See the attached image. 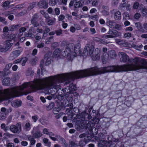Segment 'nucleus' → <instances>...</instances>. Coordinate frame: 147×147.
Segmentation results:
<instances>
[{
	"label": "nucleus",
	"mask_w": 147,
	"mask_h": 147,
	"mask_svg": "<svg viewBox=\"0 0 147 147\" xmlns=\"http://www.w3.org/2000/svg\"><path fill=\"white\" fill-rule=\"evenodd\" d=\"M70 147H76L77 145L75 144L74 142H71L69 145Z\"/></svg>",
	"instance_id": "nucleus-64"
},
{
	"label": "nucleus",
	"mask_w": 147,
	"mask_h": 147,
	"mask_svg": "<svg viewBox=\"0 0 147 147\" xmlns=\"http://www.w3.org/2000/svg\"><path fill=\"white\" fill-rule=\"evenodd\" d=\"M56 19L55 18H53V19L47 21L48 24L49 25H53L55 22Z\"/></svg>",
	"instance_id": "nucleus-32"
},
{
	"label": "nucleus",
	"mask_w": 147,
	"mask_h": 147,
	"mask_svg": "<svg viewBox=\"0 0 147 147\" xmlns=\"http://www.w3.org/2000/svg\"><path fill=\"white\" fill-rule=\"evenodd\" d=\"M65 18V16L62 15H60L58 17V20L59 21H61Z\"/></svg>",
	"instance_id": "nucleus-51"
},
{
	"label": "nucleus",
	"mask_w": 147,
	"mask_h": 147,
	"mask_svg": "<svg viewBox=\"0 0 147 147\" xmlns=\"http://www.w3.org/2000/svg\"><path fill=\"white\" fill-rule=\"evenodd\" d=\"M135 25L137 29L141 31L142 32H146L142 28V25L140 22H138L135 23Z\"/></svg>",
	"instance_id": "nucleus-24"
},
{
	"label": "nucleus",
	"mask_w": 147,
	"mask_h": 147,
	"mask_svg": "<svg viewBox=\"0 0 147 147\" xmlns=\"http://www.w3.org/2000/svg\"><path fill=\"white\" fill-rule=\"evenodd\" d=\"M40 13L43 15L44 17L47 20L50 18V17L48 14L45 11L43 10H41Z\"/></svg>",
	"instance_id": "nucleus-28"
},
{
	"label": "nucleus",
	"mask_w": 147,
	"mask_h": 147,
	"mask_svg": "<svg viewBox=\"0 0 147 147\" xmlns=\"http://www.w3.org/2000/svg\"><path fill=\"white\" fill-rule=\"evenodd\" d=\"M29 87L33 90V81L29 82H25L20 87L15 86L11 89L0 90V101L23 94L27 95L29 93V92L23 93L20 91Z\"/></svg>",
	"instance_id": "nucleus-2"
},
{
	"label": "nucleus",
	"mask_w": 147,
	"mask_h": 147,
	"mask_svg": "<svg viewBox=\"0 0 147 147\" xmlns=\"http://www.w3.org/2000/svg\"><path fill=\"white\" fill-rule=\"evenodd\" d=\"M114 28L120 30L121 29V26L120 25L116 24Z\"/></svg>",
	"instance_id": "nucleus-48"
},
{
	"label": "nucleus",
	"mask_w": 147,
	"mask_h": 147,
	"mask_svg": "<svg viewBox=\"0 0 147 147\" xmlns=\"http://www.w3.org/2000/svg\"><path fill=\"white\" fill-rule=\"evenodd\" d=\"M1 127L2 129L5 131H7L8 129V128L6 127L5 124L4 123H3L1 125Z\"/></svg>",
	"instance_id": "nucleus-49"
},
{
	"label": "nucleus",
	"mask_w": 147,
	"mask_h": 147,
	"mask_svg": "<svg viewBox=\"0 0 147 147\" xmlns=\"http://www.w3.org/2000/svg\"><path fill=\"white\" fill-rule=\"evenodd\" d=\"M28 3L27 2H24L23 3L19 4L18 5H16L15 7H13L12 8L13 10H12L11 12H9V11H8V13L6 12H5V15H7L13 13V10H16L19 8L26 7L28 5Z\"/></svg>",
	"instance_id": "nucleus-9"
},
{
	"label": "nucleus",
	"mask_w": 147,
	"mask_h": 147,
	"mask_svg": "<svg viewBox=\"0 0 147 147\" xmlns=\"http://www.w3.org/2000/svg\"><path fill=\"white\" fill-rule=\"evenodd\" d=\"M141 16L140 14L139 13H136L134 16V18L136 19H138L140 18Z\"/></svg>",
	"instance_id": "nucleus-54"
},
{
	"label": "nucleus",
	"mask_w": 147,
	"mask_h": 147,
	"mask_svg": "<svg viewBox=\"0 0 147 147\" xmlns=\"http://www.w3.org/2000/svg\"><path fill=\"white\" fill-rule=\"evenodd\" d=\"M27 60V59L26 58H23L21 59V62L22 63V66H24L25 63Z\"/></svg>",
	"instance_id": "nucleus-42"
},
{
	"label": "nucleus",
	"mask_w": 147,
	"mask_h": 147,
	"mask_svg": "<svg viewBox=\"0 0 147 147\" xmlns=\"http://www.w3.org/2000/svg\"><path fill=\"white\" fill-rule=\"evenodd\" d=\"M62 30L60 29L56 31V33L57 35H59L62 33Z\"/></svg>",
	"instance_id": "nucleus-63"
},
{
	"label": "nucleus",
	"mask_w": 147,
	"mask_h": 147,
	"mask_svg": "<svg viewBox=\"0 0 147 147\" xmlns=\"http://www.w3.org/2000/svg\"><path fill=\"white\" fill-rule=\"evenodd\" d=\"M50 31V30L48 28H46L45 30V32L43 34V37L42 38H45L44 36L46 35V33L49 32Z\"/></svg>",
	"instance_id": "nucleus-55"
},
{
	"label": "nucleus",
	"mask_w": 147,
	"mask_h": 147,
	"mask_svg": "<svg viewBox=\"0 0 147 147\" xmlns=\"http://www.w3.org/2000/svg\"><path fill=\"white\" fill-rule=\"evenodd\" d=\"M108 53L109 57L111 58H114L116 56V53L114 50H111L108 51Z\"/></svg>",
	"instance_id": "nucleus-21"
},
{
	"label": "nucleus",
	"mask_w": 147,
	"mask_h": 147,
	"mask_svg": "<svg viewBox=\"0 0 147 147\" xmlns=\"http://www.w3.org/2000/svg\"><path fill=\"white\" fill-rule=\"evenodd\" d=\"M116 42L119 45H123L125 43V41L123 40L117 39L116 40Z\"/></svg>",
	"instance_id": "nucleus-39"
},
{
	"label": "nucleus",
	"mask_w": 147,
	"mask_h": 147,
	"mask_svg": "<svg viewBox=\"0 0 147 147\" xmlns=\"http://www.w3.org/2000/svg\"><path fill=\"white\" fill-rule=\"evenodd\" d=\"M38 60V58L36 57H35L34 59H32L31 62V64L32 65L35 64V63H36Z\"/></svg>",
	"instance_id": "nucleus-53"
},
{
	"label": "nucleus",
	"mask_w": 147,
	"mask_h": 147,
	"mask_svg": "<svg viewBox=\"0 0 147 147\" xmlns=\"http://www.w3.org/2000/svg\"><path fill=\"white\" fill-rule=\"evenodd\" d=\"M22 51L16 50L10 54L9 57V59L10 60H12L20 55Z\"/></svg>",
	"instance_id": "nucleus-12"
},
{
	"label": "nucleus",
	"mask_w": 147,
	"mask_h": 147,
	"mask_svg": "<svg viewBox=\"0 0 147 147\" xmlns=\"http://www.w3.org/2000/svg\"><path fill=\"white\" fill-rule=\"evenodd\" d=\"M43 133L49 136L50 138L54 141L57 140H58V137H60V136H55V137H54L55 136L53 133L52 132H49L48 131V129L46 128H45L43 130Z\"/></svg>",
	"instance_id": "nucleus-7"
},
{
	"label": "nucleus",
	"mask_w": 147,
	"mask_h": 147,
	"mask_svg": "<svg viewBox=\"0 0 147 147\" xmlns=\"http://www.w3.org/2000/svg\"><path fill=\"white\" fill-rule=\"evenodd\" d=\"M18 26V25H16L15 26L13 25L10 26V30L11 31H13L15 30L17 28Z\"/></svg>",
	"instance_id": "nucleus-44"
},
{
	"label": "nucleus",
	"mask_w": 147,
	"mask_h": 147,
	"mask_svg": "<svg viewBox=\"0 0 147 147\" xmlns=\"http://www.w3.org/2000/svg\"><path fill=\"white\" fill-rule=\"evenodd\" d=\"M119 56L120 57V61L124 63H126L127 61L129 62L132 61V58H129V56L125 53L120 52L118 53Z\"/></svg>",
	"instance_id": "nucleus-6"
},
{
	"label": "nucleus",
	"mask_w": 147,
	"mask_h": 147,
	"mask_svg": "<svg viewBox=\"0 0 147 147\" xmlns=\"http://www.w3.org/2000/svg\"><path fill=\"white\" fill-rule=\"evenodd\" d=\"M38 17V16L37 14H34L32 17V18L31 20V22L34 26L36 27L39 24L37 22V19Z\"/></svg>",
	"instance_id": "nucleus-16"
},
{
	"label": "nucleus",
	"mask_w": 147,
	"mask_h": 147,
	"mask_svg": "<svg viewBox=\"0 0 147 147\" xmlns=\"http://www.w3.org/2000/svg\"><path fill=\"white\" fill-rule=\"evenodd\" d=\"M12 64L11 63H9L8 65H7L5 66V69L7 70H9L10 68H11L12 66Z\"/></svg>",
	"instance_id": "nucleus-60"
},
{
	"label": "nucleus",
	"mask_w": 147,
	"mask_h": 147,
	"mask_svg": "<svg viewBox=\"0 0 147 147\" xmlns=\"http://www.w3.org/2000/svg\"><path fill=\"white\" fill-rule=\"evenodd\" d=\"M10 79L9 78L7 77L5 78L2 81V83L3 85L7 86L10 84Z\"/></svg>",
	"instance_id": "nucleus-25"
},
{
	"label": "nucleus",
	"mask_w": 147,
	"mask_h": 147,
	"mask_svg": "<svg viewBox=\"0 0 147 147\" xmlns=\"http://www.w3.org/2000/svg\"><path fill=\"white\" fill-rule=\"evenodd\" d=\"M61 50L59 49H56L54 52L53 54V57L56 59L60 58Z\"/></svg>",
	"instance_id": "nucleus-15"
},
{
	"label": "nucleus",
	"mask_w": 147,
	"mask_h": 147,
	"mask_svg": "<svg viewBox=\"0 0 147 147\" xmlns=\"http://www.w3.org/2000/svg\"><path fill=\"white\" fill-rule=\"evenodd\" d=\"M121 14L120 12L117 11L114 14V18L115 20H119L121 19Z\"/></svg>",
	"instance_id": "nucleus-22"
},
{
	"label": "nucleus",
	"mask_w": 147,
	"mask_h": 147,
	"mask_svg": "<svg viewBox=\"0 0 147 147\" xmlns=\"http://www.w3.org/2000/svg\"><path fill=\"white\" fill-rule=\"evenodd\" d=\"M143 47L142 45H133V47L136 49L139 50L140 49L142 48Z\"/></svg>",
	"instance_id": "nucleus-45"
},
{
	"label": "nucleus",
	"mask_w": 147,
	"mask_h": 147,
	"mask_svg": "<svg viewBox=\"0 0 147 147\" xmlns=\"http://www.w3.org/2000/svg\"><path fill=\"white\" fill-rule=\"evenodd\" d=\"M98 147H107V143L106 142L105 140H101L100 142L98 143Z\"/></svg>",
	"instance_id": "nucleus-23"
},
{
	"label": "nucleus",
	"mask_w": 147,
	"mask_h": 147,
	"mask_svg": "<svg viewBox=\"0 0 147 147\" xmlns=\"http://www.w3.org/2000/svg\"><path fill=\"white\" fill-rule=\"evenodd\" d=\"M100 52L99 49L98 48L95 49L94 51V56L92 58V60H98L100 58Z\"/></svg>",
	"instance_id": "nucleus-14"
},
{
	"label": "nucleus",
	"mask_w": 147,
	"mask_h": 147,
	"mask_svg": "<svg viewBox=\"0 0 147 147\" xmlns=\"http://www.w3.org/2000/svg\"><path fill=\"white\" fill-rule=\"evenodd\" d=\"M11 3V1H6L2 5V6L3 7H6Z\"/></svg>",
	"instance_id": "nucleus-38"
},
{
	"label": "nucleus",
	"mask_w": 147,
	"mask_h": 147,
	"mask_svg": "<svg viewBox=\"0 0 147 147\" xmlns=\"http://www.w3.org/2000/svg\"><path fill=\"white\" fill-rule=\"evenodd\" d=\"M47 11L50 14L55 15L54 12H53V10L52 9L51 7H49Z\"/></svg>",
	"instance_id": "nucleus-52"
},
{
	"label": "nucleus",
	"mask_w": 147,
	"mask_h": 147,
	"mask_svg": "<svg viewBox=\"0 0 147 147\" xmlns=\"http://www.w3.org/2000/svg\"><path fill=\"white\" fill-rule=\"evenodd\" d=\"M142 15L143 16L146 17L147 16V9H143L142 11Z\"/></svg>",
	"instance_id": "nucleus-41"
},
{
	"label": "nucleus",
	"mask_w": 147,
	"mask_h": 147,
	"mask_svg": "<svg viewBox=\"0 0 147 147\" xmlns=\"http://www.w3.org/2000/svg\"><path fill=\"white\" fill-rule=\"evenodd\" d=\"M57 3V0H50L49 4L51 6H54Z\"/></svg>",
	"instance_id": "nucleus-34"
},
{
	"label": "nucleus",
	"mask_w": 147,
	"mask_h": 147,
	"mask_svg": "<svg viewBox=\"0 0 147 147\" xmlns=\"http://www.w3.org/2000/svg\"><path fill=\"white\" fill-rule=\"evenodd\" d=\"M38 6L40 8L46 9L48 7V2L44 0L40 1L38 3Z\"/></svg>",
	"instance_id": "nucleus-13"
},
{
	"label": "nucleus",
	"mask_w": 147,
	"mask_h": 147,
	"mask_svg": "<svg viewBox=\"0 0 147 147\" xmlns=\"http://www.w3.org/2000/svg\"><path fill=\"white\" fill-rule=\"evenodd\" d=\"M90 2V0H79V1L76 2L75 3L74 6L75 8H79L84 4L88 3Z\"/></svg>",
	"instance_id": "nucleus-11"
},
{
	"label": "nucleus",
	"mask_w": 147,
	"mask_h": 147,
	"mask_svg": "<svg viewBox=\"0 0 147 147\" xmlns=\"http://www.w3.org/2000/svg\"><path fill=\"white\" fill-rule=\"evenodd\" d=\"M22 104V102L19 100L13 101L11 102V105L12 106L14 107H18L20 106Z\"/></svg>",
	"instance_id": "nucleus-19"
},
{
	"label": "nucleus",
	"mask_w": 147,
	"mask_h": 147,
	"mask_svg": "<svg viewBox=\"0 0 147 147\" xmlns=\"http://www.w3.org/2000/svg\"><path fill=\"white\" fill-rule=\"evenodd\" d=\"M44 143L45 144V146L50 147L51 146V143L49 142V140L47 138H44L43 139Z\"/></svg>",
	"instance_id": "nucleus-26"
},
{
	"label": "nucleus",
	"mask_w": 147,
	"mask_h": 147,
	"mask_svg": "<svg viewBox=\"0 0 147 147\" xmlns=\"http://www.w3.org/2000/svg\"><path fill=\"white\" fill-rule=\"evenodd\" d=\"M72 50V48H67L63 49L62 56L68 59L71 60L77 55L82 56L84 57L87 55L91 56L92 54V48L89 44L86 45L83 53H81L80 45L79 44H78L74 47V52L71 51Z\"/></svg>",
	"instance_id": "nucleus-3"
},
{
	"label": "nucleus",
	"mask_w": 147,
	"mask_h": 147,
	"mask_svg": "<svg viewBox=\"0 0 147 147\" xmlns=\"http://www.w3.org/2000/svg\"><path fill=\"white\" fill-rule=\"evenodd\" d=\"M119 0H113L112 4L114 5H116L118 4L119 2Z\"/></svg>",
	"instance_id": "nucleus-58"
},
{
	"label": "nucleus",
	"mask_w": 147,
	"mask_h": 147,
	"mask_svg": "<svg viewBox=\"0 0 147 147\" xmlns=\"http://www.w3.org/2000/svg\"><path fill=\"white\" fill-rule=\"evenodd\" d=\"M109 35H104L102 37L105 38H113L116 37H120L121 36V33L115 30L110 29L107 33Z\"/></svg>",
	"instance_id": "nucleus-5"
},
{
	"label": "nucleus",
	"mask_w": 147,
	"mask_h": 147,
	"mask_svg": "<svg viewBox=\"0 0 147 147\" xmlns=\"http://www.w3.org/2000/svg\"><path fill=\"white\" fill-rule=\"evenodd\" d=\"M44 43L43 42H42L40 44H39L37 45V47L39 48H42L44 46Z\"/></svg>",
	"instance_id": "nucleus-62"
},
{
	"label": "nucleus",
	"mask_w": 147,
	"mask_h": 147,
	"mask_svg": "<svg viewBox=\"0 0 147 147\" xmlns=\"http://www.w3.org/2000/svg\"><path fill=\"white\" fill-rule=\"evenodd\" d=\"M26 30V28L24 27H22L19 30V32L20 33L23 32L25 31Z\"/></svg>",
	"instance_id": "nucleus-57"
},
{
	"label": "nucleus",
	"mask_w": 147,
	"mask_h": 147,
	"mask_svg": "<svg viewBox=\"0 0 147 147\" xmlns=\"http://www.w3.org/2000/svg\"><path fill=\"white\" fill-rule=\"evenodd\" d=\"M21 36V34H11L8 36V38L9 40L6 41L4 42V48L6 52L13 45V43L10 42V40H13L14 41H17L20 37Z\"/></svg>",
	"instance_id": "nucleus-4"
},
{
	"label": "nucleus",
	"mask_w": 147,
	"mask_h": 147,
	"mask_svg": "<svg viewBox=\"0 0 147 147\" xmlns=\"http://www.w3.org/2000/svg\"><path fill=\"white\" fill-rule=\"evenodd\" d=\"M61 109L59 107L54 108L53 110V113L55 114H57L58 113Z\"/></svg>",
	"instance_id": "nucleus-40"
},
{
	"label": "nucleus",
	"mask_w": 147,
	"mask_h": 147,
	"mask_svg": "<svg viewBox=\"0 0 147 147\" xmlns=\"http://www.w3.org/2000/svg\"><path fill=\"white\" fill-rule=\"evenodd\" d=\"M34 136H30L28 137V140L30 141V144L31 145L34 144L36 142V140L34 139Z\"/></svg>",
	"instance_id": "nucleus-31"
},
{
	"label": "nucleus",
	"mask_w": 147,
	"mask_h": 147,
	"mask_svg": "<svg viewBox=\"0 0 147 147\" xmlns=\"http://www.w3.org/2000/svg\"><path fill=\"white\" fill-rule=\"evenodd\" d=\"M116 24L115 22H113L111 21H109V26L111 28H114Z\"/></svg>",
	"instance_id": "nucleus-36"
},
{
	"label": "nucleus",
	"mask_w": 147,
	"mask_h": 147,
	"mask_svg": "<svg viewBox=\"0 0 147 147\" xmlns=\"http://www.w3.org/2000/svg\"><path fill=\"white\" fill-rule=\"evenodd\" d=\"M36 4V3L34 2H32L30 4L27 8L28 10L30 11L35 6Z\"/></svg>",
	"instance_id": "nucleus-27"
},
{
	"label": "nucleus",
	"mask_w": 147,
	"mask_h": 147,
	"mask_svg": "<svg viewBox=\"0 0 147 147\" xmlns=\"http://www.w3.org/2000/svg\"><path fill=\"white\" fill-rule=\"evenodd\" d=\"M54 41L53 37L51 36L46 40L45 43L47 44H49Z\"/></svg>",
	"instance_id": "nucleus-33"
},
{
	"label": "nucleus",
	"mask_w": 147,
	"mask_h": 147,
	"mask_svg": "<svg viewBox=\"0 0 147 147\" xmlns=\"http://www.w3.org/2000/svg\"><path fill=\"white\" fill-rule=\"evenodd\" d=\"M34 138H38L41 137L42 134V133L39 131L36 132L35 133L33 134Z\"/></svg>",
	"instance_id": "nucleus-29"
},
{
	"label": "nucleus",
	"mask_w": 147,
	"mask_h": 147,
	"mask_svg": "<svg viewBox=\"0 0 147 147\" xmlns=\"http://www.w3.org/2000/svg\"><path fill=\"white\" fill-rule=\"evenodd\" d=\"M139 6V3L138 2L135 3L133 7L135 9H137Z\"/></svg>",
	"instance_id": "nucleus-61"
},
{
	"label": "nucleus",
	"mask_w": 147,
	"mask_h": 147,
	"mask_svg": "<svg viewBox=\"0 0 147 147\" xmlns=\"http://www.w3.org/2000/svg\"><path fill=\"white\" fill-rule=\"evenodd\" d=\"M1 114H4L3 115H2V116H1V118L2 119H3L5 118V117L6 115L5 114L6 111V109L5 108H2L1 109Z\"/></svg>",
	"instance_id": "nucleus-30"
},
{
	"label": "nucleus",
	"mask_w": 147,
	"mask_h": 147,
	"mask_svg": "<svg viewBox=\"0 0 147 147\" xmlns=\"http://www.w3.org/2000/svg\"><path fill=\"white\" fill-rule=\"evenodd\" d=\"M101 57L103 63H106V61L108 60L109 57L108 53H103L102 54Z\"/></svg>",
	"instance_id": "nucleus-20"
},
{
	"label": "nucleus",
	"mask_w": 147,
	"mask_h": 147,
	"mask_svg": "<svg viewBox=\"0 0 147 147\" xmlns=\"http://www.w3.org/2000/svg\"><path fill=\"white\" fill-rule=\"evenodd\" d=\"M67 88H68L69 90V91L67 92H69V94H72L74 92V91L76 90V87L75 85L71 84L69 85V87H67L66 89Z\"/></svg>",
	"instance_id": "nucleus-18"
},
{
	"label": "nucleus",
	"mask_w": 147,
	"mask_h": 147,
	"mask_svg": "<svg viewBox=\"0 0 147 147\" xmlns=\"http://www.w3.org/2000/svg\"><path fill=\"white\" fill-rule=\"evenodd\" d=\"M132 64L121 66H110L98 68L92 67V76L97 75L109 72H119L133 71L140 69H147V61L144 59L140 60L138 57L132 58Z\"/></svg>",
	"instance_id": "nucleus-1"
},
{
	"label": "nucleus",
	"mask_w": 147,
	"mask_h": 147,
	"mask_svg": "<svg viewBox=\"0 0 147 147\" xmlns=\"http://www.w3.org/2000/svg\"><path fill=\"white\" fill-rule=\"evenodd\" d=\"M26 129L27 130H29L30 129V124L29 123H27L25 124Z\"/></svg>",
	"instance_id": "nucleus-47"
},
{
	"label": "nucleus",
	"mask_w": 147,
	"mask_h": 147,
	"mask_svg": "<svg viewBox=\"0 0 147 147\" xmlns=\"http://www.w3.org/2000/svg\"><path fill=\"white\" fill-rule=\"evenodd\" d=\"M51 55V54L49 55V54H47L45 56L44 59L46 60L45 63V64L46 65H48L51 63L52 60L51 58L50 57Z\"/></svg>",
	"instance_id": "nucleus-17"
},
{
	"label": "nucleus",
	"mask_w": 147,
	"mask_h": 147,
	"mask_svg": "<svg viewBox=\"0 0 147 147\" xmlns=\"http://www.w3.org/2000/svg\"><path fill=\"white\" fill-rule=\"evenodd\" d=\"M98 19V17L97 14L95 15H93L92 14V20L94 21H96Z\"/></svg>",
	"instance_id": "nucleus-56"
},
{
	"label": "nucleus",
	"mask_w": 147,
	"mask_h": 147,
	"mask_svg": "<svg viewBox=\"0 0 147 147\" xmlns=\"http://www.w3.org/2000/svg\"><path fill=\"white\" fill-rule=\"evenodd\" d=\"M54 106V103L51 102L47 107V109L49 110L52 109Z\"/></svg>",
	"instance_id": "nucleus-35"
},
{
	"label": "nucleus",
	"mask_w": 147,
	"mask_h": 147,
	"mask_svg": "<svg viewBox=\"0 0 147 147\" xmlns=\"http://www.w3.org/2000/svg\"><path fill=\"white\" fill-rule=\"evenodd\" d=\"M0 52L3 53L6 52L4 47H3L1 45H0Z\"/></svg>",
	"instance_id": "nucleus-59"
},
{
	"label": "nucleus",
	"mask_w": 147,
	"mask_h": 147,
	"mask_svg": "<svg viewBox=\"0 0 147 147\" xmlns=\"http://www.w3.org/2000/svg\"><path fill=\"white\" fill-rule=\"evenodd\" d=\"M32 119L35 122L38 119V117L37 115H34L32 117Z\"/></svg>",
	"instance_id": "nucleus-50"
},
{
	"label": "nucleus",
	"mask_w": 147,
	"mask_h": 147,
	"mask_svg": "<svg viewBox=\"0 0 147 147\" xmlns=\"http://www.w3.org/2000/svg\"><path fill=\"white\" fill-rule=\"evenodd\" d=\"M79 137L80 138H84V141H81L80 142V145L81 146H83L85 142L87 143L91 139V137L90 136H86V134H84L80 135Z\"/></svg>",
	"instance_id": "nucleus-10"
},
{
	"label": "nucleus",
	"mask_w": 147,
	"mask_h": 147,
	"mask_svg": "<svg viewBox=\"0 0 147 147\" xmlns=\"http://www.w3.org/2000/svg\"><path fill=\"white\" fill-rule=\"evenodd\" d=\"M54 11L55 13V15L57 16L60 13L59 9L58 7L54 9Z\"/></svg>",
	"instance_id": "nucleus-43"
},
{
	"label": "nucleus",
	"mask_w": 147,
	"mask_h": 147,
	"mask_svg": "<svg viewBox=\"0 0 147 147\" xmlns=\"http://www.w3.org/2000/svg\"><path fill=\"white\" fill-rule=\"evenodd\" d=\"M10 129L13 133H18L21 131V124L18 123L16 125H11L10 127Z\"/></svg>",
	"instance_id": "nucleus-8"
},
{
	"label": "nucleus",
	"mask_w": 147,
	"mask_h": 147,
	"mask_svg": "<svg viewBox=\"0 0 147 147\" xmlns=\"http://www.w3.org/2000/svg\"><path fill=\"white\" fill-rule=\"evenodd\" d=\"M131 33L127 32L124 34V38L127 39H129L131 37Z\"/></svg>",
	"instance_id": "nucleus-37"
},
{
	"label": "nucleus",
	"mask_w": 147,
	"mask_h": 147,
	"mask_svg": "<svg viewBox=\"0 0 147 147\" xmlns=\"http://www.w3.org/2000/svg\"><path fill=\"white\" fill-rule=\"evenodd\" d=\"M123 19L125 20H129L130 18V17L128 14L127 13H125L123 14Z\"/></svg>",
	"instance_id": "nucleus-46"
}]
</instances>
